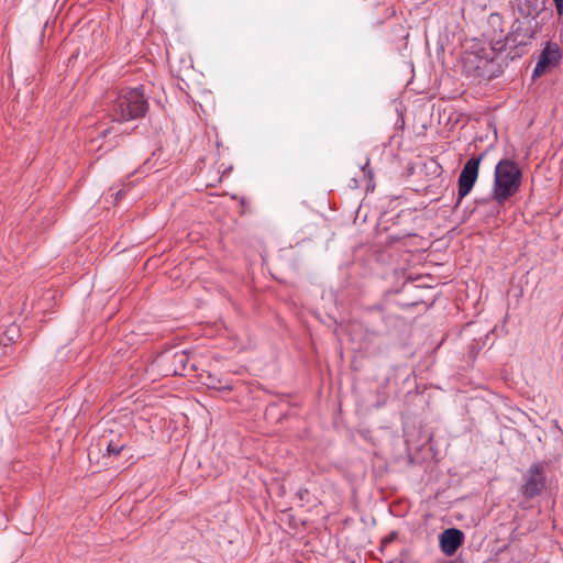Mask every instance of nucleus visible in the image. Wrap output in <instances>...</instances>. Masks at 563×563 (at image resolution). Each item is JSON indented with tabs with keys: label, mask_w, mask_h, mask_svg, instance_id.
Returning <instances> with one entry per match:
<instances>
[{
	"label": "nucleus",
	"mask_w": 563,
	"mask_h": 563,
	"mask_svg": "<svg viewBox=\"0 0 563 563\" xmlns=\"http://www.w3.org/2000/svg\"><path fill=\"white\" fill-rule=\"evenodd\" d=\"M534 3H536L534 13L538 14L539 12H541L545 9L547 0H534Z\"/></svg>",
	"instance_id": "ddd939ff"
},
{
	"label": "nucleus",
	"mask_w": 563,
	"mask_h": 563,
	"mask_svg": "<svg viewBox=\"0 0 563 563\" xmlns=\"http://www.w3.org/2000/svg\"><path fill=\"white\" fill-rule=\"evenodd\" d=\"M520 493L527 499H532L543 492L545 487V464L537 462L530 465L525 473Z\"/></svg>",
	"instance_id": "20e7f679"
},
{
	"label": "nucleus",
	"mask_w": 563,
	"mask_h": 563,
	"mask_svg": "<svg viewBox=\"0 0 563 563\" xmlns=\"http://www.w3.org/2000/svg\"><path fill=\"white\" fill-rule=\"evenodd\" d=\"M448 563H474V562L467 555H464L463 553H461L457 558H455L454 560H452Z\"/></svg>",
	"instance_id": "f8f14e48"
},
{
	"label": "nucleus",
	"mask_w": 563,
	"mask_h": 563,
	"mask_svg": "<svg viewBox=\"0 0 563 563\" xmlns=\"http://www.w3.org/2000/svg\"><path fill=\"white\" fill-rule=\"evenodd\" d=\"M562 58L561 49L556 43L548 42L542 49L532 71V78L537 79L549 69L555 67Z\"/></svg>",
	"instance_id": "423d86ee"
},
{
	"label": "nucleus",
	"mask_w": 563,
	"mask_h": 563,
	"mask_svg": "<svg viewBox=\"0 0 563 563\" xmlns=\"http://www.w3.org/2000/svg\"><path fill=\"white\" fill-rule=\"evenodd\" d=\"M503 46L482 47L466 51L462 58V69L467 77L492 79L499 76L505 66L501 56Z\"/></svg>",
	"instance_id": "f257e3e1"
},
{
	"label": "nucleus",
	"mask_w": 563,
	"mask_h": 563,
	"mask_svg": "<svg viewBox=\"0 0 563 563\" xmlns=\"http://www.w3.org/2000/svg\"><path fill=\"white\" fill-rule=\"evenodd\" d=\"M125 194V190L123 189H119L117 192H114L113 195L115 196V200L120 199L123 195Z\"/></svg>",
	"instance_id": "2eb2a0df"
},
{
	"label": "nucleus",
	"mask_w": 563,
	"mask_h": 563,
	"mask_svg": "<svg viewBox=\"0 0 563 563\" xmlns=\"http://www.w3.org/2000/svg\"><path fill=\"white\" fill-rule=\"evenodd\" d=\"M522 173L516 162L500 159L495 167L492 199L503 206L519 191Z\"/></svg>",
	"instance_id": "f03ea898"
},
{
	"label": "nucleus",
	"mask_w": 563,
	"mask_h": 563,
	"mask_svg": "<svg viewBox=\"0 0 563 563\" xmlns=\"http://www.w3.org/2000/svg\"><path fill=\"white\" fill-rule=\"evenodd\" d=\"M124 446H125L124 443H118V442L109 441L107 443V452L109 453V455H118L119 453L122 452Z\"/></svg>",
	"instance_id": "9b49d317"
},
{
	"label": "nucleus",
	"mask_w": 563,
	"mask_h": 563,
	"mask_svg": "<svg viewBox=\"0 0 563 563\" xmlns=\"http://www.w3.org/2000/svg\"><path fill=\"white\" fill-rule=\"evenodd\" d=\"M559 15H563V0L554 1Z\"/></svg>",
	"instance_id": "4468645a"
},
{
	"label": "nucleus",
	"mask_w": 563,
	"mask_h": 563,
	"mask_svg": "<svg viewBox=\"0 0 563 563\" xmlns=\"http://www.w3.org/2000/svg\"><path fill=\"white\" fill-rule=\"evenodd\" d=\"M464 533L460 529L449 528L439 536V544L443 554L451 556L463 544Z\"/></svg>",
	"instance_id": "0eeeda50"
},
{
	"label": "nucleus",
	"mask_w": 563,
	"mask_h": 563,
	"mask_svg": "<svg viewBox=\"0 0 563 563\" xmlns=\"http://www.w3.org/2000/svg\"><path fill=\"white\" fill-rule=\"evenodd\" d=\"M533 30L529 22H517L511 33L506 37V45L517 47L527 45L533 37Z\"/></svg>",
	"instance_id": "6e6552de"
},
{
	"label": "nucleus",
	"mask_w": 563,
	"mask_h": 563,
	"mask_svg": "<svg viewBox=\"0 0 563 563\" xmlns=\"http://www.w3.org/2000/svg\"><path fill=\"white\" fill-rule=\"evenodd\" d=\"M485 154H481L479 156L471 157L462 168V172L459 176V190H457V201L459 205L462 199L467 196L473 189L479 172V165Z\"/></svg>",
	"instance_id": "39448f33"
},
{
	"label": "nucleus",
	"mask_w": 563,
	"mask_h": 563,
	"mask_svg": "<svg viewBox=\"0 0 563 563\" xmlns=\"http://www.w3.org/2000/svg\"><path fill=\"white\" fill-rule=\"evenodd\" d=\"M205 385L210 389L216 390H231L232 385L231 382L228 379H222L220 377L208 375L207 380L205 382Z\"/></svg>",
	"instance_id": "1a4fd4ad"
},
{
	"label": "nucleus",
	"mask_w": 563,
	"mask_h": 563,
	"mask_svg": "<svg viewBox=\"0 0 563 563\" xmlns=\"http://www.w3.org/2000/svg\"><path fill=\"white\" fill-rule=\"evenodd\" d=\"M108 132H109V130H108V129H103V130H101V131L99 132V135H100V136H102V137H104V136L107 135V133H108Z\"/></svg>",
	"instance_id": "dca6fc26"
},
{
	"label": "nucleus",
	"mask_w": 563,
	"mask_h": 563,
	"mask_svg": "<svg viewBox=\"0 0 563 563\" xmlns=\"http://www.w3.org/2000/svg\"><path fill=\"white\" fill-rule=\"evenodd\" d=\"M187 363H188V355H187L186 351H179L173 355V364L174 365H179L183 369H185Z\"/></svg>",
	"instance_id": "9d476101"
},
{
	"label": "nucleus",
	"mask_w": 563,
	"mask_h": 563,
	"mask_svg": "<svg viewBox=\"0 0 563 563\" xmlns=\"http://www.w3.org/2000/svg\"><path fill=\"white\" fill-rule=\"evenodd\" d=\"M148 109L141 87L121 91L112 101L109 114L112 121L128 122L143 117Z\"/></svg>",
	"instance_id": "7ed1b4c3"
}]
</instances>
